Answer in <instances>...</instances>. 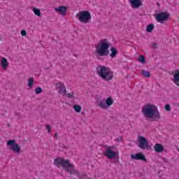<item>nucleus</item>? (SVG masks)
Wrapping results in <instances>:
<instances>
[{
	"mask_svg": "<svg viewBox=\"0 0 179 179\" xmlns=\"http://www.w3.org/2000/svg\"><path fill=\"white\" fill-rule=\"evenodd\" d=\"M53 164L58 169L62 167L70 176H76V177L80 176L79 171L75 169V165L70 163L69 159H65L63 157H57L54 159Z\"/></svg>",
	"mask_w": 179,
	"mask_h": 179,
	"instance_id": "nucleus-1",
	"label": "nucleus"
},
{
	"mask_svg": "<svg viewBox=\"0 0 179 179\" xmlns=\"http://www.w3.org/2000/svg\"><path fill=\"white\" fill-rule=\"evenodd\" d=\"M110 43L107 39L101 40L99 44L96 47V57H107L110 54Z\"/></svg>",
	"mask_w": 179,
	"mask_h": 179,
	"instance_id": "nucleus-2",
	"label": "nucleus"
},
{
	"mask_svg": "<svg viewBox=\"0 0 179 179\" xmlns=\"http://www.w3.org/2000/svg\"><path fill=\"white\" fill-rule=\"evenodd\" d=\"M96 73L99 75L103 80L109 82V80H113L114 78V72L106 66H99L96 68Z\"/></svg>",
	"mask_w": 179,
	"mask_h": 179,
	"instance_id": "nucleus-3",
	"label": "nucleus"
},
{
	"mask_svg": "<svg viewBox=\"0 0 179 179\" xmlns=\"http://www.w3.org/2000/svg\"><path fill=\"white\" fill-rule=\"evenodd\" d=\"M76 17H77L81 23H90L92 14H90V12L88 10H83L77 13Z\"/></svg>",
	"mask_w": 179,
	"mask_h": 179,
	"instance_id": "nucleus-4",
	"label": "nucleus"
},
{
	"mask_svg": "<svg viewBox=\"0 0 179 179\" xmlns=\"http://www.w3.org/2000/svg\"><path fill=\"white\" fill-rule=\"evenodd\" d=\"M155 19L158 23L163 24L164 22H169L170 20V13L167 12H161L155 15Z\"/></svg>",
	"mask_w": 179,
	"mask_h": 179,
	"instance_id": "nucleus-5",
	"label": "nucleus"
},
{
	"mask_svg": "<svg viewBox=\"0 0 179 179\" xmlns=\"http://www.w3.org/2000/svg\"><path fill=\"white\" fill-rule=\"evenodd\" d=\"M137 141L138 142V148L143 150L149 149V141L143 136H138Z\"/></svg>",
	"mask_w": 179,
	"mask_h": 179,
	"instance_id": "nucleus-6",
	"label": "nucleus"
},
{
	"mask_svg": "<svg viewBox=\"0 0 179 179\" xmlns=\"http://www.w3.org/2000/svg\"><path fill=\"white\" fill-rule=\"evenodd\" d=\"M7 145L10 146V150L14 152V153H16L17 155H19V153H20V145L16 143V140H9L8 141H7Z\"/></svg>",
	"mask_w": 179,
	"mask_h": 179,
	"instance_id": "nucleus-7",
	"label": "nucleus"
},
{
	"mask_svg": "<svg viewBox=\"0 0 179 179\" xmlns=\"http://www.w3.org/2000/svg\"><path fill=\"white\" fill-rule=\"evenodd\" d=\"M104 156L111 160V159H115L118 152L113 150V147H107L103 152Z\"/></svg>",
	"mask_w": 179,
	"mask_h": 179,
	"instance_id": "nucleus-8",
	"label": "nucleus"
},
{
	"mask_svg": "<svg viewBox=\"0 0 179 179\" xmlns=\"http://www.w3.org/2000/svg\"><path fill=\"white\" fill-rule=\"evenodd\" d=\"M142 113H159V109L153 104L147 103L143 108Z\"/></svg>",
	"mask_w": 179,
	"mask_h": 179,
	"instance_id": "nucleus-9",
	"label": "nucleus"
},
{
	"mask_svg": "<svg viewBox=\"0 0 179 179\" xmlns=\"http://www.w3.org/2000/svg\"><path fill=\"white\" fill-rule=\"evenodd\" d=\"M143 117L145 120H150V121H157L160 118V113H144Z\"/></svg>",
	"mask_w": 179,
	"mask_h": 179,
	"instance_id": "nucleus-10",
	"label": "nucleus"
},
{
	"mask_svg": "<svg viewBox=\"0 0 179 179\" xmlns=\"http://www.w3.org/2000/svg\"><path fill=\"white\" fill-rule=\"evenodd\" d=\"M113 103L114 100H113V98H111V96H109L108 99H106V101L102 100L100 101L99 107H101V108H107V107L113 106Z\"/></svg>",
	"mask_w": 179,
	"mask_h": 179,
	"instance_id": "nucleus-11",
	"label": "nucleus"
},
{
	"mask_svg": "<svg viewBox=\"0 0 179 179\" xmlns=\"http://www.w3.org/2000/svg\"><path fill=\"white\" fill-rule=\"evenodd\" d=\"M56 90H59V94H64V96H66V87L64 85V83L59 82L55 85Z\"/></svg>",
	"mask_w": 179,
	"mask_h": 179,
	"instance_id": "nucleus-12",
	"label": "nucleus"
},
{
	"mask_svg": "<svg viewBox=\"0 0 179 179\" xmlns=\"http://www.w3.org/2000/svg\"><path fill=\"white\" fill-rule=\"evenodd\" d=\"M131 159L133 160H141V162H148L146 157L142 152L136 153V155H131Z\"/></svg>",
	"mask_w": 179,
	"mask_h": 179,
	"instance_id": "nucleus-13",
	"label": "nucleus"
},
{
	"mask_svg": "<svg viewBox=\"0 0 179 179\" xmlns=\"http://www.w3.org/2000/svg\"><path fill=\"white\" fill-rule=\"evenodd\" d=\"M129 2L133 9H138L142 6V0H129Z\"/></svg>",
	"mask_w": 179,
	"mask_h": 179,
	"instance_id": "nucleus-14",
	"label": "nucleus"
},
{
	"mask_svg": "<svg viewBox=\"0 0 179 179\" xmlns=\"http://www.w3.org/2000/svg\"><path fill=\"white\" fill-rule=\"evenodd\" d=\"M55 12H58L59 15L62 16H64L66 14V10H68V8L65 6H60L57 8H55Z\"/></svg>",
	"mask_w": 179,
	"mask_h": 179,
	"instance_id": "nucleus-15",
	"label": "nucleus"
},
{
	"mask_svg": "<svg viewBox=\"0 0 179 179\" xmlns=\"http://www.w3.org/2000/svg\"><path fill=\"white\" fill-rule=\"evenodd\" d=\"M1 67L4 71H6L8 68L9 67V62H8V59L5 57H1Z\"/></svg>",
	"mask_w": 179,
	"mask_h": 179,
	"instance_id": "nucleus-16",
	"label": "nucleus"
},
{
	"mask_svg": "<svg viewBox=\"0 0 179 179\" xmlns=\"http://www.w3.org/2000/svg\"><path fill=\"white\" fill-rule=\"evenodd\" d=\"M154 150L157 153H162L164 150V147L161 143H156L154 146Z\"/></svg>",
	"mask_w": 179,
	"mask_h": 179,
	"instance_id": "nucleus-17",
	"label": "nucleus"
},
{
	"mask_svg": "<svg viewBox=\"0 0 179 179\" xmlns=\"http://www.w3.org/2000/svg\"><path fill=\"white\" fill-rule=\"evenodd\" d=\"M110 57H111V58H115V57H117V54H118V50L114 48V47H112L110 48Z\"/></svg>",
	"mask_w": 179,
	"mask_h": 179,
	"instance_id": "nucleus-18",
	"label": "nucleus"
},
{
	"mask_svg": "<svg viewBox=\"0 0 179 179\" xmlns=\"http://www.w3.org/2000/svg\"><path fill=\"white\" fill-rule=\"evenodd\" d=\"M173 83H175L176 86L179 87V71L173 76Z\"/></svg>",
	"mask_w": 179,
	"mask_h": 179,
	"instance_id": "nucleus-19",
	"label": "nucleus"
},
{
	"mask_svg": "<svg viewBox=\"0 0 179 179\" xmlns=\"http://www.w3.org/2000/svg\"><path fill=\"white\" fill-rule=\"evenodd\" d=\"M153 29H155V24H150L146 27V31H148V33H152L153 31Z\"/></svg>",
	"mask_w": 179,
	"mask_h": 179,
	"instance_id": "nucleus-20",
	"label": "nucleus"
},
{
	"mask_svg": "<svg viewBox=\"0 0 179 179\" xmlns=\"http://www.w3.org/2000/svg\"><path fill=\"white\" fill-rule=\"evenodd\" d=\"M141 64H146V58L143 55H140L137 59Z\"/></svg>",
	"mask_w": 179,
	"mask_h": 179,
	"instance_id": "nucleus-21",
	"label": "nucleus"
},
{
	"mask_svg": "<svg viewBox=\"0 0 179 179\" xmlns=\"http://www.w3.org/2000/svg\"><path fill=\"white\" fill-rule=\"evenodd\" d=\"M141 73L143 75V76H144V78H150V71H145V70H142L141 71Z\"/></svg>",
	"mask_w": 179,
	"mask_h": 179,
	"instance_id": "nucleus-22",
	"label": "nucleus"
},
{
	"mask_svg": "<svg viewBox=\"0 0 179 179\" xmlns=\"http://www.w3.org/2000/svg\"><path fill=\"white\" fill-rule=\"evenodd\" d=\"M73 108H74L76 113H80V111H82V106H80L79 105H74Z\"/></svg>",
	"mask_w": 179,
	"mask_h": 179,
	"instance_id": "nucleus-23",
	"label": "nucleus"
},
{
	"mask_svg": "<svg viewBox=\"0 0 179 179\" xmlns=\"http://www.w3.org/2000/svg\"><path fill=\"white\" fill-rule=\"evenodd\" d=\"M34 13H35V15L36 16H41V11H40V9L37 8H34L33 9Z\"/></svg>",
	"mask_w": 179,
	"mask_h": 179,
	"instance_id": "nucleus-24",
	"label": "nucleus"
},
{
	"mask_svg": "<svg viewBox=\"0 0 179 179\" xmlns=\"http://www.w3.org/2000/svg\"><path fill=\"white\" fill-rule=\"evenodd\" d=\"M33 85H34V79L33 78H31L28 81V87H33Z\"/></svg>",
	"mask_w": 179,
	"mask_h": 179,
	"instance_id": "nucleus-25",
	"label": "nucleus"
},
{
	"mask_svg": "<svg viewBox=\"0 0 179 179\" xmlns=\"http://www.w3.org/2000/svg\"><path fill=\"white\" fill-rule=\"evenodd\" d=\"M35 93L36 94H41V93H43V89L40 87H37L35 88Z\"/></svg>",
	"mask_w": 179,
	"mask_h": 179,
	"instance_id": "nucleus-26",
	"label": "nucleus"
},
{
	"mask_svg": "<svg viewBox=\"0 0 179 179\" xmlns=\"http://www.w3.org/2000/svg\"><path fill=\"white\" fill-rule=\"evenodd\" d=\"M165 110L166 111H170L171 110V107L170 106V104L165 105Z\"/></svg>",
	"mask_w": 179,
	"mask_h": 179,
	"instance_id": "nucleus-27",
	"label": "nucleus"
},
{
	"mask_svg": "<svg viewBox=\"0 0 179 179\" xmlns=\"http://www.w3.org/2000/svg\"><path fill=\"white\" fill-rule=\"evenodd\" d=\"M45 127L48 130V133L50 134V132H51V127L50 126V124H46Z\"/></svg>",
	"mask_w": 179,
	"mask_h": 179,
	"instance_id": "nucleus-28",
	"label": "nucleus"
},
{
	"mask_svg": "<svg viewBox=\"0 0 179 179\" xmlns=\"http://www.w3.org/2000/svg\"><path fill=\"white\" fill-rule=\"evenodd\" d=\"M27 32H26V30H22L21 31V36H27Z\"/></svg>",
	"mask_w": 179,
	"mask_h": 179,
	"instance_id": "nucleus-29",
	"label": "nucleus"
},
{
	"mask_svg": "<svg viewBox=\"0 0 179 179\" xmlns=\"http://www.w3.org/2000/svg\"><path fill=\"white\" fill-rule=\"evenodd\" d=\"M69 99H72L73 98V92H71V94H67Z\"/></svg>",
	"mask_w": 179,
	"mask_h": 179,
	"instance_id": "nucleus-30",
	"label": "nucleus"
},
{
	"mask_svg": "<svg viewBox=\"0 0 179 179\" xmlns=\"http://www.w3.org/2000/svg\"><path fill=\"white\" fill-rule=\"evenodd\" d=\"M152 48H157V43H152Z\"/></svg>",
	"mask_w": 179,
	"mask_h": 179,
	"instance_id": "nucleus-31",
	"label": "nucleus"
},
{
	"mask_svg": "<svg viewBox=\"0 0 179 179\" xmlns=\"http://www.w3.org/2000/svg\"><path fill=\"white\" fill-rule=\"evenodd\" d=\"M55 138H56V139H58V133L55 134Z\"/></svg>",
	"mask_w": 179,
	"mask_h": 179,
	"instance_id": "nucleus-32",
	"label": "nucleus"
},
{
	"mask_svg": "<svg viewBox=\"0 0 179 179\" xmlns=\"http://www.w3.org/2000/svg\"><path fill=\"white\" fill-rule=\"evenodd\" d=\"M0 60H1V56H0Z\"/></svg>",
	"mask_w": 179,
	"mask_h": 179,
	"instance_id": "nucleus-33",
	"label": "nucleus"
}]
</instances>
